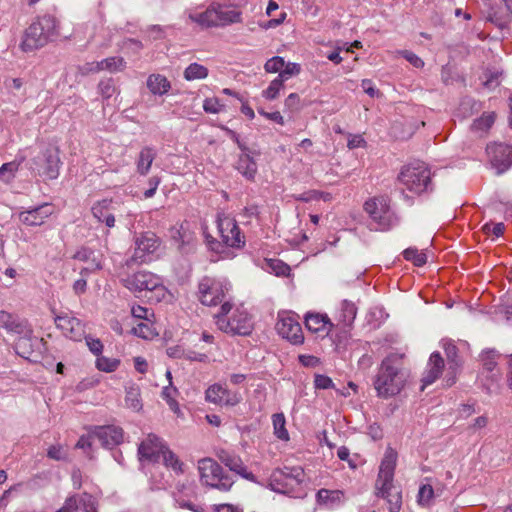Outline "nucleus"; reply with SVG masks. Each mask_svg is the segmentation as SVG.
I'll return each instance as SVG.
<instances>
[{"mask_svg":"<svg viewBox=\"0 0 512 512\" xmlns=\"http://www.w3.org/2000/svg\"><path fill=\"white\" fill-rule=\"evenodd\" d=\"M236 169L249 181H254L258 171L257 163L250 153H241L239 155Z\"/></svg>","mask_w":512,"mask_h":512,"instance_id":"nucleus-29","label":"nucleus"},{"mask_svg":"<svg viewBox=\"0 0 512 512\" xmlns=\"http://www.w3.org/2000/svg\"><path fill=\"white\" fill-rule=\"evenodd\" d=\"M146 84L152 94L159 96L166 94L171 88L169 80L161 74H151Z\"/></svg>","mask_w":512,"mask_h":512,"instance_id":"nucleus-33","label":"nucleus"},{"mask_svg":"<svg viewBox=\"0 0 512 512\" xmlns=\"http://www.w3.org/2000/svg\"><path fill=\"white\" fill-rule=\"evenodd\" d=\"M217 227L223 243L227 247L241 248L245 244V236L236 220L224 213L217 215Z\"/></svg>","mask_w":512,"mask_h":512,"instance_id":"nucleus-10","label":"nucleus"},{"mask_svg":"<svg viewBox=\"0 0 512 512\" xmlns=\"http://www.w3.org/2000/svg\"><path fill=\"white\" fill-rule=\"evenodd\" d=\"M172 239L177 243L178 249L181 253H188L193 248L195 235L182 224L173 232Z\"/></svg>","mask_w":512,"mask_h":512,"instance_id":"nucleus-28","label":"nucleus"},{"mask_svg":"<svg viewBox=\"0 0 512 512\" xmlns=\"http://www.w3.org/2000/svg\"><path fill=\"white\" fill-rule=\"evenodd\" d=\"M199 299L203 305L215 306L221 303L228 287L225 283L212 277H203L198 285Z\"/></svg>","mask_w":512,"mask_h":512,"instance_id":"nucleus-11","label":"nucleus"},{"mask_svg":"<svg viewBox=\"0 0 512 512\" xmlns=\"http://www.w3.org/2000/svg\"><path fill=\"white\" fill-rule=\"evenodd\" d=\"M398 180L410 192L417 195L433 190L431 171L424 162H414L404 166L398 175Z\"/></svg>","mask_w":512,"mask_h":512,"instance_id":"nucleus-4","label":"nucleus"},{"mask_svg":"<svg viewBox=\"0 0 512 512\" xmlns=\"http://www.w3.org/2000/svg\"><path fill=\"white\" fill-rule=\"evenodd\" d=\"M223 105L216 97L206 98L203 103V109L206 113L216 114L222 110Z\"/></svg>","mask_w":512,"mask_h":512,"instance_id":"nucleus-57","label":"nucleus"},{"mask_svg":"<svg viewBox=\"0 0 512 512\" xmlns=\"http://www.w3.org/2000/svg\"><path fill=\"white\" fill-rule=\"evenodd\" d=\"M19 164L12 161L8 163H4L0 167V179L6 183H9L15 176L16 171L18 170Z\"/></svg>","mask_w":512,"mask_h":512,"instance_id":"nucleus-50","label":"nucleus"},{"mask_svg":"<svg viewBox=\"0 0 512 512\" xmlns=\"http://www.w3.org/2000/svg\"><path fill=\"white\" fill-rule=\"evenodd\" d=\"M98 88H99L100 94L105 99L111 98L116 90L112 79L100 81Z\"/></svg>","mask_w":512,"mask_h":512,"instance_id":"nucleus-56","label":"nucleus"},{"mask_svg":"<svg viewBox=\"0 0 512 512\" xmlns=\"http://www.w3.org/2000/svg\"><path fill=\"white\" fill-rule=\"evenodd\" d=\"M364 210L376 225V230L388 231L399 222L398 216L390 207V199L387 196H378L367 200Z\"/></svg>","mask_w":512,"mask_h":512,"instance_id":"nucleus-6","label":"nucleus"},{"mask_svg":"<svg viewBox=\"0 0 512 512\" xmlns=\"http://www.w3.org/2000/svg\"><path fill=\"white\" fill-rule=\"evenodd\" d=\"M283 86L284 81L277 76L273 81H271L269 86L263 90L262 96L267 100H274L278 97Z\"/></svg>","mask_w":512,"mask_h":512,"instance_id":"nucleus-47","label":"nucleus"},{"mask_svg":"<svg viewBox=\"0 0 512 512\" xmlns=\"http://www.w3.org/2000/svg\"><path fill=\"white\" fill-rule=\"evenodd\" d=\"M316 499L319 505L334 509L344 504L345 495L341 490L320 489L316 494Z\"/></svg>","mask_w":512,"mask_h":512,"instance_id":"nucleus-25","label":"nucleus"},{"mask_svg":"<svg viewBox=\"0 0 512 512\" xmlns=\"http://www.w3.org/2000/svg\"><path fill=\"white\" fill-rule=\"evenodd\" d=\"M403 257L407 261L413 262V264L417 267H421L426 264L427 256L425 253L420 252L415 247H409L403 251Z\"/></svg>","mask_w":512,"mask_h":512,"instance_id":"nucleus-44","label":"nucleus"},{"mask_svg":"<svg viewBox=\"0 0 512 512\" xmlns=\"http://www.w3.org/2000/svg\"><path fill=\"white\" fill-rule=\"evenodd\" d=\"M165 445V442L156 434H148L138 445L139 461L141 463H158Z\"/></svg>","mask_w":512,"mask_h":512,"instance_id":"nucleus-17","label":"nucleus"},{"mask_svg":"<svg viewBox=\"0 0 512 512\" xmlns=\"http://www.w3.org/2000/svg\"><path fill=\"white\" fill-rule=\"evenodd\" d=\"M304 322L306 328L313 333H328L333 327L332 322L326 314L308 312L305 315Z\"/></svg>","mask_w":512,"mask_h":512,"instance_id":"nucleus-26","label":"nucleus"},{"mask_svg":"<svg viewBox=\"0 0 512 512\" xmlns=\"http://www.w3.org/2000/svg\"><path fill=\"white\" fill-rule=\"evenodd\" d=\"M396 461L397 453L391 448L387 449L375 482V494L387 501L389 512H399L402 505V493L393 483Z\"/></svg>","mask_w":512,"mask_h":512,"instance_id":"nucleus-2","label":"nucleus"},{"mask_svg":"<svg viewBox=\"0 0 512 512\" xmlns=\"http://www.w3.org/2000/svg\"><path fill=\"white\" fill-rule=\"evenodd\" d=\"M93 435L104 448L112 449L122 443L124 431L115 425L96 426Z\"/></svg>","mask_w":512,"mask_h":512,"instance_id":"nucleus-18","label":"nucleus"},{"mask_svg":"<svg viewBox=\"0 0 512 512\" xmlns=\"http://www.w3.org/2000/svg\"><path fill=\"white\" fill-rule=\"evenodd\" d=\"M86 344L91 351L96 356H99L102 354L103 351V344L100 339L93 338L92 336L88 335L85 336Z\"/></svg>","mask_w":512,"mask_h":512,"instance_id":"nucleus-60","label":"nucleus"},{"mask_svg":"<svg viewBox=\"0 0 512 512\" xmlns=\"http://www.w3.org/2000/svg\"><path fill=\"white\" fill-rule=\"evenodd\" d=\"M73 258L86 263V265L93 262L102 264L101 256L89 248H81L74 254Z\"/></svg>","mask_w":512,"mask_h":512,"instance_id":"nucleus-46","label":"nucleus"},{"mask_svg":"<svg viewBox=\"0 0 512 512\" xmlns=\"http://www.w3.org/2000/svg\"><path fill=\"white\" fill-rule=\"evenodd\" d=\"M274 434L278 439L288 440L289 433L285 427L286 420L283 413H276L272 416Z\"/></svg>","mask_w":512,"mask_h":512,"instance_id":"nucleus-42","label":"nucleus"},{"mask_svg":"<svg viewBox=\"0 0 512 512\" xmlns=\"http://www.w3.org/2000/svg\"><path fill=\"white\" fill-rule=\"evenodd\" d=\"M58 512H97L95 498L88 494H77L69 497Z\"/></svg>","mask_w":512,"mask_h":512,"instance_id":"nucleus-20","label":"nucleus"},{"mask_svg":"<svg viewBox=\"0 0 512 512\" xmlns=\"http://www.w3.org/2000/svg\"><path fill=\"white\" fill-rule=\"evenodd\" d=\"M206 401L216 405L235 406L240 402V396L221 384H213L205 392Z\"/></svg>","mask_w":512,"mask_h":512,"instance_id":"nucleus-19","label":"nucleus"},{"mask_svg":"<svg viewBox=\"0 0 512 512\" xmlns=\"http://www.w3.org/2000/svg\"><path fill=\"white\" fill-rule=\"evenodd\" d=\"M121 283L135 294L145 292L144 296L150 301L159 302L166 293V288L161 279L157 275L145 270L121 278Z\"/></svg>","mask_w":512,"mask_h":512,"instance_id":"nucleus-3","label":"nucleus"},{"mask_svg":"<svg viewBox=\"0 0 512 512\" xmlns=\"http://www.w3.org/2000/svg\"><path fill=\"white\" fill-rule=\"evenodd\" d=\"M177 394V389L173 387L172 385L166 386L162 390V398L166 400L167 404L169 405L170 409L177 413L179 411V405L178 402L175 399V395Z\"/></svg>","mask_w":512,"mask_h":512,"instance_id":"nucleus-48","label":"nucleus"},{"mask_svg":"<svg viewBox=\"0 0 512 512\" xmlns=\"http://www.w3.org/2000/svg\"><path fill=\"white\" fill-rule=\"evenodd\" d=\"M305 472L301 467L275 469L269 479L271 490L282 494H294L303 483Z\"/></svg>","mask_w":512,"mask_h":512,"instance_id":"nucleus-8","label":"nucleus"},{"mask_svg":"<svg viewBox=\"0 0 512 512\" xmlns=\"http://www.w3.org/2000/svg\"><path fill=\"white\" fill-rule=\"evenodd\" d=\"M483 231L486 235H494L496 237H499L501 236L503 233H504V230H505V226L503 223H486L484 226H483Z\"/></svg>","mask_w":512,"mask_h":512,"instance_id":"nucleus-61","label":"nucleus"},{"mask_svg":"<svg viewBox=\"0 0 512 512\" xmlns=\"http://www.w3.org/2000/svg\"><path fill=\"white\" fill-rule=\"evenodd\" d=\"M487 20L500 29L507 28L512 21V2L500 0L498 4L490 8Z\"/></svg>","mask_w":512,"mask_h":512,"instance_id":"nucleus-21","label":"nucleus"},{"mask_svg":"<svg viewBox=\"0 0 512 512\" xmlns=\"http://www.w3.org/2000/svg\"><path fill=\"white\" fill-rule=\"evenodd\" d=\"M0 327L18 334L24 331L23 323L16 316L5 311H0Z\"/></svg>","mask_w":512,"mask_h":512,"instance_id":"nucleus-34","label":"nucleus"},{"mask_svg":"<svg viewBox=\"0 0 512 512\" xmlns=\"http://www.w3.org/2000/svg\"><path fill=\"white\" fill-rule=\"evenodd\" d=\"M189 19L202 28L219 27L217 23V12L214 9L213 3L203 12L190 14Z\"/></svg>","mask_w":512,"mask_h":512,"instance_id":"nucleus-31","label":"nucleus"},{"mask_svg":"<svg viewBox=\"0 0 512 512\" xmlns=\"http://www.w3.org/2000/svg\"><path fill=\"white\" fill-rule=\"evenodd\" d=\"M205 242H206V245L208 247L209 250L215 252V253H218V254H221L225 251L226 249V245L220 241H218L217 239H215L214 237H212L211 235H205Z\"/></svg>","mask_w":512,"mask_h":512,"instance_id":"nucleus-58","label":"nucleus"},{"mask_svg":"<svg viewBox=\"0 0 512 512\" xmlns=\"http://www.w3.org/2000/svg\"><path fill=\"white\" fill-rule=\"evenodd\" d=\"M34 347H36L41 356L39 360L34 358V363L38 362L46 369H52L55 364V358L47 353L48 347L44 339L41 338L36 345L34 344Z\"/></svg>","mask_w":512,"mask_h":512,"instance_id":"nucleus-36","label":"nucleus"},{"mask_svg":"<svg viewBox=\"0 0 512 512\" xmlns=\"http://www.w3.org/2000/svg\"><path fill=\"white\" fill-rule=\"evenodd\" d=\"M316 389H329L334 388L332 379L326 375L316 374L314 379Z\"/></svg>","mask_w":512,"mask_h":512,"instance_id":"nucleus-64","label":"nucleus"},{"mask_svg":"<svg viewBox=\"0 0 512 512\" xmlns=\"http://www.w3.org/2000/svg\"><path fill=\"white\" fill-rule=\"evenodd\" d=\"M16 354L22 358L31 361L32 356V341L29 336H20L14 344Z\"/></svg>","mask_w":512,"mask_h":512,"instance_id":"nucleus-38","label":"nucleus"},{"mask_svg":"<svg viewBox=\"0 0 512 512\" xmlns=\"http://www.w3.org/2000/svg\"><path fill=\"white\" fill-rule=\"evenodd\" d=\"M301 66L298 63H285V66L282 68V71L278 74V77L282 79L284 82L288 80L292 76H296L300 74Z\"/></svg>","mask_w":512,"mask_h":512,"instance_id":"nucleus-52","label":"nucleus"},{"mask_svg":"<svg viewBox=\"0 0 512 512\" xmlns=\"http://www.w3.org/2000/svg\"><path fill=\"white\" fill-rule=\"evenodd\" d=\"M285 66V61L280 56H274L266 61L264 69L268 73H280Z\"/></svg>","mask_w":512,"mask_h":512,"instance_id":"nucleus-53","label":"nucleus"},{"mask_svg":"<svg viewBox=\"0 0 512 512\" xmlns=\"http://www.w3.org/2000/svg\"><path fill=\"white\" fill-rule=\"evenodd\" d=\"M84 334V330H83V325L81 322H78L77 324L75 325H72L68 330L67 332L64 333V335L67 337V338H70L71 340H74V341H79L81 340L82 336Z\"/></svg>","mask_w":512,"mask_h":512,"instance_id":"nucleus-62","label":"nucleus"},{"mask_svg":"<svg viewBox=\"0 0 512 512\" xmlns=\"http://www.w3.org/2000/svg\"><path fill=\"white\" fill-rule=\"evenodd\" d=\"M502 76V72L494 71L488 72L486 74V80L484 81V86L488 89H495L500 85V77Z\"/></svg>","mask_w":512,"mask_h":512,"instance_id":"nucleus-63","label":"nucleus"},{"mask_svg":"<svg viewBox=\"0 0 512 512\" xmlns=\"http://www.w3.org/2000/svg\"><path fill=\"white\" fill-rule=\"evenodd\" d=\"M487 155L497 174H502L512 166V146L503 143L487 145Z\"/></svg>","mask_w":512,"mask_h":512,"instance_id":"nucleus-16","label":"nucleus"},{"mask_svg":"<svg viewBox=\"0 0 512 512\" xmlns=\"http://www.w3.org/2000/svg\"><path fill=\"white\" fill-rule=\"evenodd\" d=\"M114 210L113 201L111 199H103L95 203L92 208L93 216L99 221L105 223L109 228L115 226V216L112 213Z\"/></svg>","mask_w":512,"mask_h":512,"instance_id":"nucleus-24","label":"nucleus"},{"mask_svg":"<svg viewBox=\"0 0 512 512\" xmlns=\"http://www.w3.org/2000/svg\"><path fill=\"white\" fill-rule=\"evenodd\" d=\"M183 76L187 81H194L205 79L208 76V68L199 64V63H191L184 70Z\"/></svg>","mask_w":512,"mask_h":512,"instance_id":"nucleus-37","label":"nucleus"},{"mask_svg":"<svg viewBox=\"0 0 512 512\" xmlns=\"http://www.w3.org/2000/svg\"><path fill=\"white\" fill-rule=\"evenodd\" d=\"M502 374L500 371L484 373L479 372L478 381L483 391L488 395H497L501 391Z\"/></svg>","mask_w":512,"mask_h":512,"instance_id":"nucleus-27","label":"nucleus"},{"mask_svg":"<svg viewBox=\"0 0 512 512\" xmlns=\"http://www.w3.org/2000/svg\"><path fill=\"white\" fill-rule=\"evenodd\" d=\"M500 357V353L494 348H487L483 350L479 355V360L482 364V368L479 372L491 373L500 371L497 368V360Z\"/></svg>","mask_w":512,"mask_h":512,"instance_id":"nucleus-32","label":"nucleus"},{"mask_svg":"<svg viewBox=\"0 0 512 512\" xmlns=\"http://www.w3.org/2000/svg\"><path fill=\"white\" fill-rule=\"evenodd\" d=\"M78 322H80V320H78L77 318L75 317H70V316H57L55 318V324L56 326L63 332V334L65 332H67V330L72 326V325H75L77 324Z\"/></svg>","mask_w":512,"mask_h":512,"instance_id":"nucleus-55","label":"nucleus"},{"mask_svg":"<svg viewBox=\"0 0 512 512\" xmlns=\"http://www.w3.org/2000/svg\"><path fill=\"white\" fill-rule=\"evenodd\" d=\"M133 240L135 248L131 257L125 261L127 267L150 262L161 245V239L151 231L135 233Z\"/></svg>","mask_w":512,"mask_h":512,"instance_id":"nucleus-7","label":"nucleus"},{"mask_svg":"<svg viewBox=\"0 0 512 512\" xmlns=\"http://www.w3.org/2000/svg\"><path fill=\"white\" fill-rule=\"evenodd\" d=\"M495 122V113H483L481 117L475 119L472 123V130L485 132L489 130Z\"/></svg>","mask_w":512,"mask_h":512,"instance_id":"nucleus-43","label":"nucleus"},{"mask_svg":"<svg viewBox=\"0 0 512 512\" xmlns=\"http://www.w3.org/2000/svg\"><path fill=\"white\" fill-rule=\"evenodd\" d=\"M443 348L448 360L449 370L454 371L455 369H458L460 367V360L458 357V348L456 345L452 341L447 340L443 342Z\"/></svg>","mask_w":512,"mask_h":512,"instance_id":"nucleus-40","label":"nucleus"},{"mask_svg":"<svg viewBox=\"0 0 512 512\" xmlns=\"http://www.w3.org/2000/svg\"><path fill=\"white\" fill-rule=\"evenodd\" d=\"M125 404L128 408H131L135 411H139L142 408L137 390L131 388L130 390L126 391Z\"/></svg>","mask_w":512,"mask_h":512,"instance_id":"nucleus-51","label":"nucleus"},{"mask_svg":"<svg viewBox=\"0 0 512 512\" xmlns=\"http://www.w3.org/2000/svg\"><path fill=\"white\" fill-rule=\"evenodd\" d=\"M220 461L229 468L230 471L235 474L241 476L244 479L254 482L255 476L252 472L247 470V467L244 465L240 456L236 454H231L226 451H222L219 454Z\"/></svg>","mask_w":512,"mask_h":512,"instance_id":"nucleus-22","label":"nucleus"},{"mask_svg":"<svg viewBox=\"0 0 512 512\" xmlns=\"http://www.w3.org/2000/svg\"><path fill=\"white\" fill-rule=\"evenodd\" d=\"M120 365V360L116 358H108L105 356H97L95 366L98 370L103 372H114Z\"/></svg>","mask_w":512,"mask_h":512,"instance_id":"nucleus-45","label":"nucleus"},{"mask_svg":"<svg viewBox=\"0 0 512 512\" xmlns=\"http://www.w3.org/2000/svg\"><path fill=\"white\" fill-rule=\"evenodd\" d=\"M434 496L433 487L430 484H423L419 488L418 502L421 505H429Z\"/></svg>","mask_w":512,"mask_h":512,"instance_id":"nucleus-54","label":"nucleus"},{"mask_svg":"<svg viewBox=\"0 0 512 512\" xmlns=\"http://www.w3.org/2000/svg\"><path fill=\"white\" fill-rule=\"evenodd\" d=\"M157 156V151L152 146L143 147L136 160L137 172L140 175H147L151 169L152 163Z\"/></svg>","mask_w":512,"mask_h":512,"instance_id":"nucleus-30","label":"nucleus"},{"mask_svg":"<svg viewBox=\"0 0 512 512\" xmlns=\"http://www.w3.org/2000/svg\"><path fill=\"white\" fill-rule=\"evenodd\" d=\"M61 161L59 149L55 145H48L38 157L37 171L40 177L46 180H53L59 176Z\"/></svg>","mask_w":512,"mask_h":512,"instance_id":"nucleus-12","label":"nucleus"},{"mask_svg":"<svg viewBox=\"0 0 512 512\" xmlns=\"http://www.w3.org/2000/svg\"><path fill=\"white\" fill-rule=\"evenodd\" d=\"M106 71L110 73L121 72L126 68V61L123 57L113 56L105 58Z\"/></svg>","mask_w":512,"mask_h":512,"instance_id":"nucleus-49","label":"nucleus"},{"mask_svg":"<svg viewBox=\"0 0 512 512\" xmlns=\"http://www.w3.org/2000/svg\"><path fill=\"white\" fill-rule=\"evenodd\" d=\"M217 327L231 335L248 336L253 330V322L248 313L237 308L228 319L220 318L216 322Z\"/></svg>","mask_w":512,"mask_h":512,"instance_id":"nucleus-9","label":"nucleus"},{"mask_svg":"<svg viewBox=\"0 0 512 512\" xmlns=\"http://www.w3.org/2000/svg\"><path fill=\"white\" fill-rule=\"evenodd\" d=\"M276 330L282 338L294 345H300L304 342L302 327L295 314L286 312L279 313Z\"/></svg>","mask_w":512,"mask_h":512,"instance_id":"nucleus-13","label":"nucleus"},{"mask_svg":"<svg viewBox=\"0 0 512 512\" xmlns=\"http://www.w3.org/2000/svg\"><path fill=\"white\" fill-rule=\"evenodd\" d=\"M406 379L407 373L403 369L402 357L390 354L382 360L373 384L377 395L387 399L401 392Z\"/></svg>","mask_w":512,"mask_h":512,"instance_id":"nucleus-1","label":"nucleus"},{"mask_svg":"<svg viewBox=\"0 0 512 512\" xmlns=\"http://www.w3.org/2000/svg\"><path fill=\"white\" fill-rule=\"evenodd\" d=\"M300 102V96L297 93H291L285 99L284 105L287 110L291 112H297L301 108Z\"/></svg>","mask_w":512,"mask_h":512,"instance_id":"nucleus-59","label":"nucleus"},{"mask_svg":"<svg viewBox=\"0 0 512 512\" xmlns=\"http://www.w3.org/2000/svg\"><path fill=\"white\" fill-rule=\"evenodd\" d=\"M54 211L55 206L51 203L34 206V226L44 224L45 219L50 217Z\"/></svg>","mask_w":512,"mask_h":512,"instance_id":"nucleus-41","label":"nucleus"},{"mask_svg":"<svg viewBox=\"0 0 512 512\" xmlns=\"http://www.w3.org/2000/svg\"><path fill=\"white\" fill-rule=\"evenodd\" d=\"M444 360L439 352H433L428 360L427 368L422 377V390L433 384L442 374L444 369Z\"/></svg>","mask_w":512,"mask_h":512,"instance_id":"nucleus-23","label":"nucleus"},{"mask_svg":"<svg viewBox=\"0 0 512 512\" xmlns=\"http://www.w3.org/2000/svg\"><path fill=\"white\" fill-rule=\"evenodd\" d=\"M198 470L202 484L221 492H228L235 482L230 473L211 458L199 460Z\"/></svg>","mask_w":512,"mask_h":512,"instance_id":"nucleus-5","label":"nucleus"},{"mask_svg":"<svg viewBox=\"0 0 512 512\" xmlns=\"http://www.w3.org/2000/svg\"><path fill=\"white\" fill-rule=\"evenodd\" d=\"M356 314H357V307L352 301L343 300L341 302L338 317H339V321L344 326H350L354 322V320L356 318Z\"/></svg>","mask_w":512,"mask_h":512,"instance_id":"nucleus-35","label":"nucleus"},{"mask_svg":"<svg viewBox=\"0 0 512 512\" xmlns=\"http://www.w3.org/2000/svg\"><path fill=\"white\" fill-rule=\"evenodd\" d=\"M163 463L166 467L173 469L176 473L183 472V463L179 460L174 452H172L166 445L161 452Z\"/></svg>","mask_w":512,"mask_h":512,"instance_id":"nucleus-39","label":"nucleus"},{"mask_svg":"<svg viewBox=\"0 0 512 512\" xmlns=\"http://www.w3.org/2000/svg\"><path fill=\"white\" fill-rule=\"evenodd\" d=\"M58 37V25L54 16L45 14L34 22V49L45 46Z\"/></svg>","mask_w":512,"mask_h":512,"instance_id":"nucleus-14","label":"nucleus"},{"mask_svg":"<svg viewBox=\"0 0 512 512\" xmlns=\"http://www.w3.org/2000/svg\"><path fill=\"white\" fill-rule=\"evenodd\" d=\"M247 0H220L213 2L214 9L217 12L218 26H227L242 22V13L239 10L246 4Z\"/></svg>","mask_w":512,"mask_h":512,"instance_id":"nucleus-15","label":"nucleus"}]
</instances>
